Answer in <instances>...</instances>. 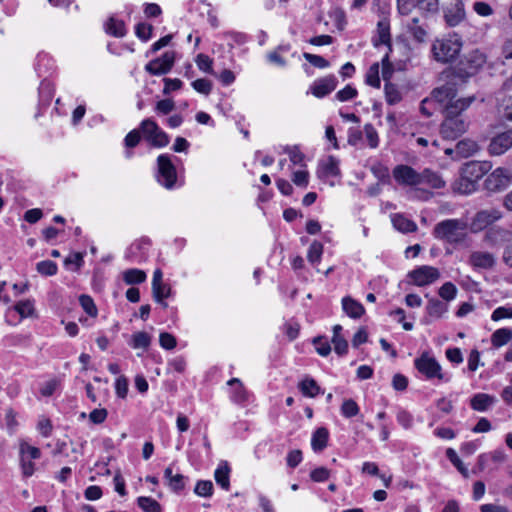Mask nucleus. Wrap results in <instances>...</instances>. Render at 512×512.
Segmentation results:
<instances>
[{"instance_id":"f257e3e1","label":"nucleus","mask_w":512,"mask_h":512,"mask_svg":"<svg viewBox=\"0 0 512 512\" xmlns=\"http://www.w3.org/2000/svg\"><path fill=\"white\" fill-rule=\"evenodd\" d=\"M487 61L486 55L479 49L465 54L458 64L443 72L445 83L433 90V96L441 100L456 97L459 88L476 75Z\"/></svg>"},{"instance_id":"f03ea898","label":"nucleus","mask_w":512,"mask_h":512,"mask_svg":"<svg viewBox=\"0 0 512 512\" xmlns=\"http://www.w3.org/2000/svg\"><path fill=\"white\" fill-rule=\"evenodd\" d=\"M436 102L443 105L444 120L440 126V133L444 139L455 140L463 135L470 122L464 115L470 105L476 100L475 96H469L456 99L451 97L441 100L439 97H434Z\"/></svg>"},{"instance_id":"7ed1b4c3","label":"nucleus","mask_w":512,"mask_h":512,"mask_svg":"<svg viewBox=\"0 0 512 512\" xmlns=\"http://www.w3.org/2000/svg\"><path fill=\"white\" fill-rule=\"evenodd\" d=\"M467 228V222L462 219H446L434 226L433 236L451 245H460L467 238Z\"/></svg>"},{"instance_id":"20e7f679","label":"nucleus","mask_w":512,"mask_h":512,"mask_svg":"<svg viewBox=\"0 0 512 512\" xmlns=\"http://www.w3.org/2000/svg\"><path fill=\"white\" fill-rule=\"evenodd\" d=\"M461 37L454 33L446 38L435 41L432 51L438 62L449 63L454 61L462 49Z\"/></svg>"},{"instance_id":"39448f33","label":"nucleus","mask_w":512,"mask_h":512,"mask_svg":"<svg viewBox=\"0 0 512 512\" xmlns=\"http://www.w3.org/2000/svg\"><path fill=\"white\" fill-rule=\"evenodd\" d=\"M140 131L145 140L153 147H165L169 144V136L159 128L152 118H147L141 122Z\"/></svg>"},{"instance_id":"423d86ee","label":"nucleus","mask_w":512,"mask_h":512,"mask_svg":"<svg viewBox=\"0 0 512 512\" xmlns=\"http://www.w3.org/2000/svg\"><path fill=\"white\" fill-rule=\"evenodd\" d=\"M158 182L167 189H172L177 181V172L168 155H160L157 158Z\"/></svg>"},{"instance_id":"0eeeda50","label":"nucleus","mask_w":512,"mask_h":512,"mask_svg":"<svg viewBox=\"0 0 512 512\" xmlns=\"http://www.w3.org/2000/svg\"><path fill=\"white\" fill-rule=\"evenodd\" d=\"M414 365L416 369L420 373L424 374L428 379H444V375L441 373L440 364L434 357H430L428 352H423L420 357L416 358Z\"/></svg>"},{"instance_id":"6e6552de","label":"nucleus","mask_w":512,"mask_h":512,"mask_svg":"<svg viewBox=\"0 0 512 512\" xmlns=\"http://www.w3.org/2000/svg\"><path fill=\"white\" fill-rule=\"evenodd\" d=\"M408 277L412 279L413 284L422 287L438 280L440 272L435 267L423 265L410 271Z\"/></svg>"},{"instance_id":"1a4fd4ad","label":"nucleus","mask_w":512,"mask_h":512,"mask_svg":"<svg viewBox=\"0 0 512 512\" xmlns=\"http://www.w3.org/2000/svg\"><path fill=\"white\" fill-rule=\"evenodd\" d=\"M512 148V127L493 136L487 146L491 156H500Z\"/></svg>"},{"instance_id":"9d476101","label":"nucleus","mask_w":512,"mask_h":512,"mask_svg":"<svg viewBox=\"0 0 512 512\" xmlns=\"http://www.w3.org/2000/svg\"><path fill=\"white\" fill-rule=\"evenodd\" d=\"M393 177L400 185L418 186L420 172L408 165H397L393 169Z\"/></svg>"},{"instance_id":"9b49d317","label":"nucleus","mask_w":512,"mask_h":512,"mask_svg":"<svg viewBox=\"0 0 512 512\" xmlns=\"http://www.w3.org/2000/svg\"><path fill=\"white\" fill-rule=\"evenodd\" d=\"M510 182V175L506 169L497 168L487 176L484 182L485 188L490 192H497L505 189Z\"/></svg>"},{"instance_id":"f8f14e48","label":"nucleus","mask_w":512,"mask_h":512,"mask_svg":"<svg viewBox=\"0 0 512 512\" xmlns=\"http://www.w3.org/2000/svg\"><path fill=\"white\" fill-rule=\"evenodd\" d=\"M490 169L491 164L489 162L470 161L461 168V175L477 183Z\"/></svg>"},{"instance_id":"ddd939ff","label":"nucleus","mask_w":512,"mask_h":512,"mask_svg":"<svg viewBox=\"0 0 512 512\" xmlns=\"http://www.w3.org/2000/svg\"><path fill=\"white\" fill-rule=\"evenodd\" d=\"M500 218V213L496 210L488 211L482 210L476 213L474 216L470 229L472 232L476 233L484 230L489 225L494 223L496 220Z\"/></svg>"},{"instance_id":"4468645a","label":"nucleus","mask_w":512,"mask_h":512,"mask_svg":"<svg viewBox=\"0 0 512 512\" xmlns=\"http://www.w3.org/2000/svg\"><path fill=\"white\" fill-rule=\"evenodd\" d=\"M444 17L446 23L454 27L458 25L465 17L464 3L462 0H452L445 8Z\"/></svg>"},{"instance_id":"2eb2a0df","label":"nucleus","mask_w":512,"mask_h":512,"mask_svg":"<svg viewBox=\"0 0 512 512\" xmlns=\"http://www.w3.org/2000/svg\"><path fill=\"white\" fill-rule=\"evenodd\" d=\"M337 85V79L333 75H329L316 80L310 87L311 93L317 98H323L330 94Z\"/></svg>"},{"instance_id":"dca6fc26","label":"nucleus","mask_w":512,"mask_h":512,"mask_svg":"<svg viewBox=\"0 0 512 512\" xmlns=\"http://www.w3.org/2000/svg\"><path fill=\"white\" fill-rule=\"evenodd\" d=\"M495 262L494 255L489 252L475 251L469 257V263L477 269H491Z\"/></svg>"},{"instance_id":"f3484780","label":"nucleus","mask_w":512,"mask_h":512,"mask_svg":"<svg viewBox=\"0 0 512 512\" xmlns=\"http://www.w3.org/2000/svg\"><path fill=\"white\" fill-rule=\"evenodd\" d=\"M419 180V185H427L433 189H439L445 186V181L442 177L428 168L420 172Z\"/></svg>"},{"instance_id":"a211bd4d","label":"nucleus","mask_w":512,"mask_h":512,"mask_svg":"<svg viewBox=\"0 0 512 512\" xmlns=\"http://www.w3.org/2000/svg\"><path fill=\"white\" fill-rule=\"evenodd\" d=\"M342 307L345 313L353 319H358L365 313L363 305L349 296L342 299Z\"/></svg>"},{"instance_id":"6ab92c4d","label":"nucleus","mask_w":512,"mask_h":512,"mask_svg":"<svg viewBox=\"0 0 512 512\" xmlns=\"http://www.w3.org/2000/svg\"><path fill=\"white\" fill-rule=\"evenodd\" d=\"M329 432L325 427L317 428L311 439V446L315 452H321L327 447Z\"/></svg>"},{"instance_id":"aec40b11","label":"nucleus","mask_w":512,"mask_h":512,"mask_svg":"<svg viewBox=\"0 0 512 512\" xmlns=\"http://www.w3.org/2000/svg\"><path fill=\"white\" fill-rule=\"evenodd\" d=\"M495 402V398L485 393L475 394L471 400L470 405L476 411H486Z\"/></svg>"},{"instance_id":"412c9836","label":"nucleus","mask_w":512,"mask_h":512,"mask_svg":"<svg viewBox=\"0 0 512 512\" xmlns=\"http://www.w3.org/2000/svg\"><path fill=\"white\" fill-rule=\"evenodd\" d=\"M230 467L227 461H221L218 468L215 471L214 477L217 484H219L224 490L230 488Z\"/></svg>"},{"instance_id":"4be33fe9","label":"nucleus","mask_w":512,"mask_h":512,"mask_svg":"<svg viewBox=\"0 0 512 512\" xmlns=\"http://www.w3.org/2000/svg\"><path fill=\"white\" fill-rule=\"evenodd\" d=\"M227 384L233 387L231 398L235 403L241 404L247 400L248 393L238 378L230 379Z\"/></svg>"},{"instance_id":"5701e85b","label":"nucleus","mask_w":512,"mask_h":512,"mask_svg":"<svg viewBox=\"0 0 512 512\" xmlns=\"http://www.w3.org/2000/svg\"><path fill=\"white\" fill-rule=\"evenodd\" d=\"M378 39L373 40L374 46L387 45L391 50L390 26L387 21H379L377 24Z\"/></svg>"},{"instance_id":"b1692460","label":"nucleus","mask_w":512,"mask_h":512,"mask_svg":"<svg viewBox=\"0 0 512 512\" xmlns=\"http://www.w3.org/2000/svg\"><path fill=\"white\" fill-rule=\"evenodd\" d=\"M392 223L395 229L403 233L415 232L417 230L416 223L401 214H395L392 217Z\"/></svg>"},{"instance_id":"393cba45","label":"nucleus","mask_w":512,"mask_h":512,"mask_svg":"<svg viewBox=\"0 0 512 512\" xmlns=\"http://www.w3.org/2000/svg\"><path fill=\"white\" fill-rule=\"evenodd\" d=\"M151 336L145 331L135 332L131 336L129 342L130 346L134 349H142L143 351L148 350L151 345Z\"/></svg>"},{"instance_id":"a878e982","label":"nucleus","mask_w":512,"mask_h":512,"mask_svg":"<svg viewBox=\"0 0 512 512\" xmlns=\"http://www.w3.org/2000/svg\"><path fill=\"white\" fill-rule=\"evenodd\" d=\"M105 31L114 37L121 38L126 34L125 23L122 20L110 17L105 24Z\"/></svg>"},{"instance_id":"bb28decb","label":"nucleus","mask_w":512,"mask_h":512,"mask_svg":"<svg viewBox=\"0 0 512 512\" xmlns=\"http://www.w3.org/2000/svg\"><path fill=\"white\" fill-rule=\"evenodd\" d=\"M448 310V305L436 298H429L426 306L427 314L431 317L440 318Z\"/></svg>"},{"instance_id":"cd10ccee","label":"nucleus","mask_w":512,"mask_h":512,"mask_svg":"<svg viewBox=\"0 0 512 512\" xmlns=\"http://www.w3.org/2000/svg\"><path fill=\"white\" fill-rule=\"evenodd\" d=\"M298 388L304 396L311 397V398L318 395L321 391V388L317 384V382L313 378H309V377L302 380L298 384Z\"/></svg>"},{"instance_id":"c85d7f7f","label":"nucleus","mask_w":512,"mask_h":512,"mask_svg":"<svg viewBox=\"0 0 512 512\" xmlns=\"http://www.w3.org/2000/svg\"><path fill=\"white\" fill-rule=\"evenodd\" d=\"M512 339V330L501 328L496 330L491 336V342L494 347H501Z\"/></svg>"},{"instance_id":"c756f323","label":"nucleus","mask_w":512,"mask_h":512,"mask_svg":"<svg viewBox=\"0 0 512 512\" xmlns=\"http://www.w3.org/2000/svg\"><path fill=\"white\" fill-rule=\"evenodd\" d=\"M146 279L144 271L139 269H128L123 273V280L127 285L140 284Z\"/></svg>"},{"instance_id":"7c9ffc66","label":"nucleus","mask_w":512,"mask_h":512,"mask_svg":"<svg viewBox=\"0 0 512 512\" xmlns=\"http://www.w3.org/2000/svg\"><path fill=\"white\" fill-rule=\"evenodd\" d=\"M137 504L144 512H162L161 505L151 497H138Z\"/></svg>"},{"instance_id":"2f4dec72","label":"nucleus","mask_w":512,"mask_h":512,"mask_svg":"<svg viewBox=\"0 0 512 512\" xmlns=\"http://www.w3.org/2000/svg\"><path fill=\"white\" fill-rule=\"evenodd\" d=\"M478 150L476 142L465 139L461 140L456 144V151L463 157H469Z\"/></svg>"},{"instance_id":"473e14b6","label":"nucleus","mask_w":512,"mask_h":512,"mask_svg":"<svg viewBox=\"0 0 512 512\" xmlns=\"http://www.w3.org/2000/svg\"><path fill=\"white\" fill-rule=\"evenodd\" d=\"M477 183L471 179L464 178V175L460 174V178L454 184V190L461 194H469L476 190Z\"/></svg>"},{"instance_id":"72a5a7b5","label":"nucleus","mask_w":512,"mask_h":512,"mask_svg":"<svg viewBox=\"0 0 512 512\" xmlns=\"http://www.w3.org/2000/svg\"><path fill=\"white\" fill-rule=\"evenodd\" d=\"M323 244L317 240H314L309 249L307 254V259L311 264L319 263L321 260V256L323 254Z\"/></svg>"},{"instance_id":"f704fd0d","label":"nucleus","mask_w":512,"mask_h":512,"mask_svg":"<svg viewBox=\"0 0 512 512\" xmlns=\"http://www.w3.org/2000/svg\"><path fill=\"white\" fill-rule=\"evenodd\" d=\"M384 90H385L386 101L388 104L394 105L401 101V99H402L401 93L395 84L386 82Z\"/></svg>"},{"instance_id":"c9c22d12","label":"nucleus","mask_w":512,"mask_h":512,"mask_svg":"<svg viewBox=\"0 0 512 512\" xmlns=\"http://www.w3.org/2000/svg\"><path fill=\"white\" fill-rule=\"evenodd\" d=\"M145 70L151 75H164L169 72V67L162 63V59H153L146 64Z\"/></svg>"},{"instance_id":"e433bc0d","label":"nucleus","mask_w":512,"mask_h":512,"mask_svg":"<svg viewBox=\"0 0 512 512\" xmlns=\"http://www.w3.org/2000/svg\"><path fill=\"white\" fill-rule=\"evenodd\" d=\"M14 309L22 318L32 316L35 312L34 302L30 299L19 301Z\"/></svg>"},{"instance_id":"4c0bfd02","label":"nucleus","mask_w":512,"mask_h":512,"mask_svg":"<svg viewBox=\"0 0 512 512\" xmlns=\"http://www.w3.org/2000/svg\"><path fill=\"white\" fill-rule=\"evenodd\" d=\"M163 273L160 269H156L153 273V279H152V295L155 301H160L162 294L160 291L161 285H164L163 283Z\"/></svg>"},{"instance_id":"58836bf2","label":"nucleus","mask_w":512,"mask_h":512,"mask_svg":"<svg viewBox=\"0 0 512 512\" xmlns=\"http://www.w3.org/2000/svg\"><path fill=\"white\" fill-rule=\"evenodd\" d=\"M79 303L83 310L91 317H96L98 314L97 307L94 303V300L86 294H82L79 296Z\"/></svg>"},{"instance_id":"ea45409f","label":"nucleus","mask_w":512,"mask_h":512,"mask_svg":"<svg viewBox=\"0 0 512 512\" xmlns=\"http://www.w3.org/2000/svg\"><path fill=\"white\" fill-rule=\"evenodd\" d=\"M446 456L465 478L469 476L468 469L464 466L454 449L448 448L446 450Z\"/></svg>"},{"instance_id":"a19ab883","label":"nucleus","mask_w":512,"mask_h":512,"mask_svg":"<svg viewBox=\"0 0 512 512\" xmlns=\"http://www.w3.org/2000/svg\"><path fill=\"white\" fill-rule=\"evenodd\" d=\"M365 82L375 88L380 87V78H379V64L374 63L370 66L366 73Z\"/></svg>"},{"instance_id":"79ce46f5","label":"nucleus","mask_w":512,"mask_h":512,"mask_svg":"<svg viewBox=\"0 0 512 512\" xmlns=\"http://www.w3.org/2000/svg\"><path fill=\"white\" fill-rule=\"evenodd\" d=\"M36 270L44 276H53L57 273L58 267L55 262L51 260H44L37 263Z\"/></svg>"},{"instance_id":"37998d69","label":"nucleus","mask_w":512,"mask_h":512,"mask_svg":"<svg viewBox=\"0 0 512 512\" xmlns=\"http://www.w3.org/2000/svg\"><path fill=\"white\" fill-rule=\"evenodd\" d=\"M213 483L210 480H199L196 483L194 492L201 497H210L213 494Z\"/></svg>"},{"instance_id":"c03bdc74","label":"nucleus","mask_w":512,"mask_h":512,"mask_svg":"<svg viewBox=\"0 0 512 512\" xmlns=\"http://www.w3.org/2000/svg\"><path fill=\"white\" fill-rule=\"evenodd\" d=\"M499 113L503 120L512 122V96L504 97L499 105Z\"/></svg>"},{"instance_id":"a18cd8bd","label":"nucleus","mask_w":512,"mask_h":512,"mask_svg":"<svg viewBox=\"0 0 512 512\" xmlns=\"http://www.w3.org/2000/svg\"><path fill=\"white\" fill-rule=\"evenodd\" d=\"M341 413L346 418H352L359 413V406L353 399H347L341 406Z\"/></svg>"},{"instance_id":"49530a36","label":"nucleus","mask_w":512,"mask_h":512,"mask_svg":"<svg viewBox=\"0 0 512 512\" xmlns=\"http://www.w3.org/2000/svg\"><path fill=\"white\" fill-rule=\"evenodd\" d=\"M457 293V288L452 282L444 283L439 289V296L446 300L451 301L455 298Z\"/></svg>"},{"instance_id":"de8ad7c7","label":"nucleus","mask_w":512,"mask_h":512,"mask_svg":"<svg viewBox=\"0 0 512 512\" xmlns=\"http://www.w3.org/2000/svg\"><path fill=\"white\" fill-rule=\"evenodd\" d=\"M175 109V102L171 98L160 100L156 103L155 111L161 115H168Z\"/></svg>"},{"instance_id":"09e8293b","label":"nucleus","mask_w":512,"mask_h":512,"mask_svg":"<svg viewBox=\"0 0 512 512\" xmlns=\"http://www.w3.org/2000/svg\"><path fill=\"white\" fill-rule=\"evenodd\" d=\"M323 336H317L313 339L316 351L321 356H328L331 352V346L328 341H324Z\"/></svg>"},{"instance_id":"8fccbe9b","label":"nucleus","mask_w":512,"mask_h":512,"mask_svg":"<svg viewBox=\"0 0 512 512\" xmlns=\"http://www.w3.org/2000/svg\"><path fill=\"white\" fill-rule=\"evenodd\" d=\"M160 346L166 350H172L177 345L175 336L168 332H161L159 335Z\"/></svg>"},{"instance_id":"3c124183","label":"nucleus","mask_w":512,"mask_h":512,"mask_svg":"<svg viewBox=\"0 0 512 512\" xmlns=\"http://www.w3.org/2000/svg\"><path fill=\"white\" fill-rule=\"evenodd\" d=\"M364 132L371 148H376L379 144V137L376 129L372 124L368 123L364 126Z\"/></svg>"},{"instance_id":"603ef678","label":"nucleus","mask_w":512,"mask_h":512,"mask_svg":"<svg viewBox=\"0 0 512 512\" xmlns=\"http://www.w3.org/2000/svg\"><path fill=\"white\" fill-rule=\"evenodd\" d=\"M153 26L147 23H138L135 27L137 37L143 41L151 38Z\"/></svg>"},{"instance_id":"864d4df0","label":"nucleus","mask_w":512,"mask_h":512,"mask_svg":"<svg viewBox=\"0 0 512 512\" xmlns=\"http://www.w3.org/2000/svg\"><path fill=\"white\" fill-rule=\"evenodd\" d=\"M196 63L200 70L209 74H214L212 68L213 61L209 56L205 54H198L196 57Z\"/></svg>"},{"instance_id":"5fc2aeb1","label":"nucleus","mask_w":512,"mask_h":512,"mask_svg":"<svg viewBox=\"0 0 512 512\" xmlns=\"http://www.w3.org/2000/svg\"><path fill=\"white\" fill-rule=\"evenodd\" d=\"M324 172L327 175L338 176L340 175L339 161L334 156H329L327 162L323 166Z\"/></svg>"},{"instance_id":"6e6d98bb","label":"nucleus","mask_w":512,"mask_h":512,"mask_svg":"<svg viewBox=\"0 0 512 512\" xmlns=\"http://www.w3.org/2000/svg\"><path fill=\"white\" fill-rule=\"evenodd\" d=\"M192 87L199 93L208 95L212 90V82L210 80L201 78L192 82Z\"/></svg>"},{"instance_id":"4d7b16f0","label":"nucleus","mask_w":512,"mask_h":512,"mask_svg":"<svg viewBox=\"0 0 512 512\" xmlns=\"http://www.w3.org/2000/svg\"><path fill=\"white\" fill-rule=\"evenodd\" d=\"M285 152L289 155L290 161L295 165H302L304 154L300 151L298 146L286 147Z\"/></svg>"},{"instance_id":"13d9d810","label":"nucleus","mask_w":512,"mask_h":512,"mask_svg":"<svg viewBox=\"0 0 512 512\" xmlns=\"http://www.w3.org/2000/svg\"><path fill=\"white\" fill-rule=\"evenodd\" d=\"M163 82H164V89H163L164 95H169L172 91L181 89L182 85H183V82L178 78H175V79L164 78Z\"/></svg>"},{"instance_id":"bf43d9fd","label":"nucleus","mask_w":512,"mask_h":512,"mask_svg":"<svg viewBox=\"0 0 512 512\" xmlns=\"http://www.w3.org/2000/svg\"><path fill=\"white\" fill-rule=\"evenodd\" d=\"M330 477V470L326 467H318L310 472V478L314 482H324Z\"/></svg>"},{"instance_id":"052dcab7","label":"nucleus","mask_w":512,"mask_h":512,"mask_svg":"<svg viewBox=\"0 0 512 512\" xmlns=\"http://www.w3.org/2000/svg\"><path fill=\"white\" fill-rule=\"evenodd\" d=\"M303 57L313 66L317 68H326L329 66V62L323 58L322 56L311 54V53H304Z\"/></svg>"},{"instance_id":"680f3d73","label":"nucleus","mask_w":512,"mask_h":512,"mask_svg":"<svg viewBox=\"0 0 512 512\" xmlns=\"http://www.w3.org/2000/svg\"><path fill=\"white\" fill-rule=\"evenodd\" d=\"M357 94V90L354 87L347 85L345 88L336 93V98L341 102H345L355 98Z\"/></svg>"},{"instance_id":"e2e57ef3","label":"nucleus","mask_w":512,"mask_h":512,"mask_svg":"<svg viewBox=\"0 0 512 512\" xmlns=\"http://www.w3.org/2000/svg\"><path fill=\"white\" fill-rule=\"evenodd\" d=\"M167 485L170 487V489L175 492L179 493L185 488V482H184V476L182 474H176L174 475L168 482Z\"/></svg>"},{"instance_id":"0e129e2a","label":"nucleus","mask_w":512,"mask_h":512,"mask_svg":"<svg viewBox=\"0 0 512 512\" xmlns=\"http://www.w3.org/2000/svg\"><path fill=\"white\" fill-rule=\"evenodd\" d=\"M26 454H29L31 459H38L41 456V451L39 448L30 446L23 441L20 443V455L25 456Z\"/></svg>"},{"instance_id":"69168bd1","label":"nucleus","mask_w":512,"mask_h":512,"mask_svg":"<svg viewBox=\"0 0 512 512\" xmlns=\"http://www.w3.org/2000/svg\"><path fill=\"white\" fill-rule=\"evenodd\" d=\"M505 318H512V307H498L493 311L491 315V319L493 321H499Z\"/></svg>"},{"instance_id":"338daca9","label":"nucleus","mask_w":512,"mask_h":512,"mask_svg":"<svg viewBox=\"0 0 512 512\" xmlns=\"http://www.w3.org/2000/svg\"><path fill=\"white\" fill-rule=\"evenodd\" d=\"M408 379L403 374L397 373L393 376L392 387L396 391H404L407 389Z\"/></svg>"},{"instance_id":"774afa93","label":"nucleus","mask_w":512,"mask_h":512,"mask_svg":"<svg viewBox=\"0 0 512 512\" xmlns=\"http://www.w3.org/2000/svg\"><path fill=\"white\" fill-rule=\"evenodd\" d=\"M108 412L105 408L94 409L89 414V419L94 424H101L107 418Z\"/></svg>"}]
</instances>
